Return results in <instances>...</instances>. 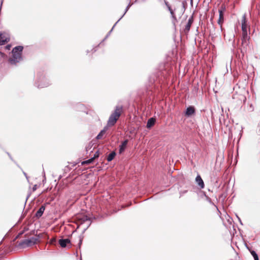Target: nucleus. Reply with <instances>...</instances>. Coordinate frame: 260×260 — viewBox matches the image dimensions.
I'll list each match as a JSON object with an SVG mask.
<instances>
[{
	"mask_svg": "<svg viewBox=\"0 0 260 260\" xmlns=\"http://www.w3.org/2000/svg\"><path fill=\"white\" fill-rule=\"evenodd\" d=\"M51 84L50 79L46 76L44 71H39L36 75L34 85L38 88H44Z\"/></svg>",
	"mask_w": 260,
	"mask_h": 260,
	"instance_id": "nucleus-1",
	"label": "nucleus"
},
{
	"mask_svg": "<svg viewBox=\"0 0 260 260\" xmlns=\"http://www.w3.org/2000/svg\"><path fill=\"white\" fill-rule=\"evenodd\" d=\"M23 47L22 46H17L14 47L11 51L12 56L9 59V62L12 65L16 64L23 60L22 52Z\"/></svg>",
	"mask_w": 260,
	"mask_h": 260,
	"instance_id": "nucleus-2",
	"label": "nucleus"
},
{
	"mask_svg": "<svg viewBox=\"0 0 260 260\" xmlns=\"http://www.w3.org/2000/svg\"><path fill=\"white\" fill-rule=\"evenodd\" d=\"M123 111L122 106H116L114 111L110 115L107 122L108 126H112L115 125Z\"/></svg>",
	"mask_w": 260,
	"mask_h": 260,
	"instance_id": "nucleus-3",
	"label": "nucleus"
},
{
	"mask_svg": "<svg viewBox=\"0 0 260 260\" xmlns=\"http://www.w3.org/2000/svg\"><path fill=\"white\" fill-rule=\"evenodd\" d=\"M31 243L32 242L29 239H25L20 242L16 246L24 249L32 246Z\"/></svg>",
	"mask_w": 260,
	"mask_h": 260,
	"instance_id": "nucleus-4",
	"label": "nucleus"
},
{
	"mask_svg": "<svg viewBox=\"0 0 260 260\" xmlns=\"http://www.w3.org/2000/svg\"><path fill=\"white\" fill-rule=\"evenodd\" d=\"M77 218L80 224H83L87 222L88 223H89L90 221L92 222V218L85 215H79L77 216Z\"/></svg>",
	"mask_w": 260,
	"mask_h": 260,
	"instance_id": "nucleus-5",
	"label": "nucleus"
},
{
	"mask_svg": "<svg viewBox=\"0 0 260 260\" xmlns=\"http://www.w3.org/2000/svg\"><path fill=\"white\" fill-rule=\"evenodd\" d=\"M225 11V7L224 5H222L218 10L219 14V19L218 20V23L220 26L222 25L224 21V13Z\"/></svg>",
	"mask_w": 260,
	"mask_h": 260,
	"instance_id": "nucleus-6",
	"label": "nucleus"
},
{
	"mask_svg": "<svg viewBox=\"0 0 260 260\" xmlns=\"http://www.w3.org/2000/svg\"><path fill=\"white\" fill-rule=\"evenodd\" d=\"M195 113L196 108L193 106H189L186 108V110L184 112L185 115L187 117H191Z\"/></svg>",
	"mask_w": 260,
	"mask_h": 260,
	"instance_id": "nucleus-7",
	"label": "nucleus"
},
{
	"mask_svg": "<svg viewBox=\"0 0 260 260\" xmlns=\"http://www.w3.org/2000/svg\"><path fill=\"white\" fill-rule=\"evenodd\" d=\"M241 27L242 32H247L248 25L247 23L246 14H244L242 16Z\"/></svg>",
	"mask_w": 260,
	"mask_h": 260,
	"instance_id": "nucleus-8",
	"label": "nucleus"
},
{
	"mask_svg": "<svg viewBox=\"0 0 260 260\" xmlns=\"http://www.w3.org/2000/svg\"><path fill=\"white\" fill-rule=\"evenodd\" d=\"M10 41V38L6 33L0 34V45H3L8 43Z\"/></svg>",
	"mask_w": 260,
	"mask_h": 260,
	"instance_id": "nucleus-9",
	"label": "nucleus"
},
{
	"mask_svg": "<svg viewBox=\"0 0 260 260\" xmlns=\"http://www.w3.org/2000/svg\"><path fill=\"white\" fill-rule=\"evenodd\" d=\"M58 243L62 248H65L68 244L70 245L69 247L71 245V240L69 238L60 239L58 240Z\"/></svg>",
	"mask_w": 260,
	"mask_h": 260,
	"instance_id": "nucleus-10",
	"label": "nucleus"
},
{
	"mask_svg": "<svg viewBox=\"0 0 260 260\" xmlns=\"http://www.w3.org/2000/svg\"><path fill=\"white\" fill-rule=\"evenodd\" d=\"M196 182L200 187L201 189H203L205 187L204 182L200 175H198L196 178Z\"/></svg>",
	"mask_w": 260,
	"mask_h": 260,
	"instance_id": "nucleus-11",
	"label": "nucleus"
},
{
	"mask_svg": "<svg viewBox=\"0 0 260 260\" xmlns=\"http://www.w3.org/2000/svg\"><path fill=\"white\" fill-rule=\"evenodd\" d=\"M128 142V140L126 139L122 142L121 144L119 146V153H122L126 148V146Z\"/></svg>",
	"mask_w": 260,
	"mask_h": 260,
	"instance_id": "nucleus-12",
	"label": "nucleus"
},
{
	"mask_svg": "<svg viewBox=\"0 0 260 260\" xmlns=\"http://www.w3.org/2000/svg\"><path fill=\"white\" fill-rule=\"evenodd\" d=\"M45 210V206L42 205L35 214V217L40 218L43 214Z\"/></svg>",
	"mask_w": 260,
	"mask_h": 260,
	"instance_id": "nucleus-13",
	"label": "nucleus"
},
{
	"mask_svg": "<svg viewBox=\"0 0 260 260\" xmlns=\"http://www.w3.org/2000/svg\"><path fill=\"white\" fill-rule=\"evenodd\" d=\"M193 16L192 15L188 19L187 23L185 25V27L184 29L185 31L188 32L190 30V27L193 23Z\"/></svg>",
	"mask_w": 260,
	"mask_h": 260,
	"instance_id": "nucleus-14",
	"label": "nucleus"
},
{
	"mask_svg": "<svg viewBox=\"0 0 260 260\" xmlns=\"http://www.w3.org/2000/svg\"><path fill=\"white\" fill-rule=\"evenodd\" d=\"M110 126H108V125L105 126L104 128L100 131V132L99 133V134L96 137V139L98 140L101 139L104 134L106 133V131L108 129L109 127Z\"/></svg>",
	"mask_w": 260,
	"mask_h": 260,
	"instance_id": "nucleus-15",
	"label": "nucleus"
},
{
	"mask_svg": "<svg viewBox=\"0 0 260 260\" xmlns=\"http://www.w3.org/2000/svg\"><path fill=\"white\" fill-rule=\"evenodd\" d=\"M250 37L248 36V32H242V43L243 45L245 44L247 45V41L249 39Z\"/></svg>",
	"mask_w": 260,
	"mask_h": 260,
	"instance_id": "nucleus-16",
	"label": "nucleus"
},
{
	"mask_svg": "<svg viewBox=\"0 0 260 260\" xmlns=\"http://www.w3.org/2000/svg\"><path fill=\"white\" fill-rule=\"evenodd\" d=\"M155 123V118L154 117L150 118L147 122L146 127L147 128H151Z\"/></svg>",
	"mask_w": 260,
	"mask_h": 260,
	"instance_id": "nucleus-17",
	"label": "nucleus"
},
{
	"mask_svg": "<svg viewBox=\"0 0 260 260\" xmlns=\"http://www.w3.org/2000/svg\"><path fill=\"white\" fill-rule=\"evenodd\" d=\"M116 155V152L114 151L111 152L107 156V160L108 162L111 161L114 159V158L115 157Z\"/></svg>",
	"mask_w": 260,
	"mask_h": 260,
	"instance_id": "nucleus-18",
	"label": "nucleus"
},
{
	"mask_svg": "<svg viewBox=\"0 0 260 260\" xmlns=\"http://www.w3.org/2000/svg\"><path fill=\"white\" fill-rule=\"evenodd\" d=\"M168 10L170 11V14L171 15V16H172V18L173 19V22L174 23H175L174 21H177V18H176V17L175 15L174 12L172 9L171 7H168Z\"/></svg>",
	"mask_w": 260,
	"mask_h": 260,
	"instance_id": "nucleus-19",
	"label": "nucleus"
},
{
	"mask_svg": "<svg viewBox=\"0 0 260 260\" xmlns=\"http://www.w3.org/2000/svg\"><path fill=\"white\" fill-rule=\"evenodd\" d=\"M131 1H129V4H128V5L127 6V7H126L125 8V12L124 13V14L122 15V16L118 20V22H119L121 19V18L124 16V15L126 14V13L127 12V11L128 10V9H129V8L132 6V4L131 3Z\"/></svg>",
	"mask_w": 260,
	"mask_h": 260,
	"instance_id": "nucleus-20",
	"label": "nucleus"
},
{
	"mask_svg": "<svg viewBox=\"0 0 260 260\" xmlns=\"http://www.w3.org/2000/svg\"><path fill=\"white\" fill-rule=\"evenodd\" d=\"M250 251L251 254L253 256L254 260H259L258 256L257 254L256 253V252L254 250H250Z\"/></svg>",
	"mask_w": 260,
	"mask_h": 260,
	"instance_id": "nucleus-21",
	"label": "nucleus"
},
{
	"mask_svg": "<svg viewBox=\"0 0 260 260\" xmlns=\"http://www.w3.org/2000/svg\"><path fill=\"white\" fill-rule=\"evenodd\" d=\"M93 161H94L92 157H91L90 158H89L87 160L82 161L81 164L82 165H86V164H90L92 163Z\"/></svg>",
	"mask_w": 260,
	"mask_h": 260,
	"instance_id": "nucleus-22",
	"label": "nucleus"
},
{
	"mask_svg": "<svg viewBox=\"0 0 260 260\" xmlns=\"http://www.w3.org/2000/svg\"><path fill=\"white\" fill-rule=\"evenodd\" d=\"M203 196H204L206 198V200L211 205H214V204L212 202L211 199L206 194L205 192H202Z\"/></svg>",
	"mask_w": 260,
	"mask_h": 260,
	"instance_id": "nucleus-23",
	"label": "nucleus"
},
{
	"mask_svg": "<svg viewBox=\"0 0 260 260\" xmlns=\"http://www.w3.org/2000/svg\"><path fill=\"white\" fill-rule=\"evenodd\" d=\"M29 239L32 242L31 244L32 245L36 244L38 241V238H36L35 237H32Z\"/></svg>",
	"mask_w": 260,
	"mask_h": 260,
	"instance_id": "nucleus-24",
	"label": "nucleus"
},
{
	"mask_svg": "<svg viewBox=\"0 0 260 260\" xmlns=\"http://www.w3.org/2000/svg\"><path fill=\"white\" fill-rule=\"evenodd\" d=\"M25 232V230H23L19 232L16 237L13 239V242H14L16 239L19 238Z\"/></svg>",
	"mask_w": 260,
	"mask_h": 260,
	"instance_id": "nucleus-25",
	"label": "nucleus"
},
{
	"mask_svg": "<svg viewBox=\"0 0 260 260\" xmlns=\"http://www.w3.org/2000/svg\"><path fill=\"white\" fill-rule=\"evenodd\" d=\"M118 22L117 21L115 24L114 25H113V26L112 27V28H111V29L108 32V33L107 34L106 36L105 37V38H104V39L103 40V41H105L107 38H108V37L110 36V34L111 33V32L112 31L113 28H114V27L116 26V25L117 24V23H118Z\"/></svg>",
	"mask_w": 260,
	"mask_h": 260,
	"instance_id": "nucleus-26",
	"label": "nucleus"
},
{
	"mask_svg": "<svg viewBox=\"0 0 260 260\" xmlns=\"http://www.w3.org/2000/svg\"><path fill=\"white\" fill-rule=\"evenodd\" d=\"M7 154H8V155L9 156V158H10V159L13 161L16 165L20 169H21V168L20 167V166L13 159V157H12L11 155L10 154V153H9L8 152H6Z\"/></svg>",
	"mask_w": 260,
	"mask_h": 260,
	"instance_id": "nucleus-27",
	"label": "nucleus"
},
{
	"mask_svg": "<svg viewBox=\"0 0 260 260\" xmlns=\"http://www.w3.org/2000/svg\"><path fill=\"white\" fill-rule=\"evenodd\" d=\"M186 4L185 1H183L182 3V8L181 9V13L183 14L185 11V4Z\"/></svg>",
	"mask_w": 260,
	"mask_h": 260,
	"instance_id": "nucleus-28",
	"label": "nucleus"
},
{
	"mask_svg": "<svg viewBox=\"0 0 260 260\" xmlns=\"http://www.w3.org/2000/svg\"><path fill=\"white\" fill-rule=\"evenodd\" d=\"M99 156H100L99 151H97L95 152V153L93 155V156L92 157V158L93 159V160H94V159L98 158L99 157Z\"/></svg>",
	"mask_w": 260,
	"mask_h": 260,
	"instance_id": "nucleus-29",
	"label": "nucleus"
},
{
	"mask_svg": "<svg viewBox=\"0 0 260 260\" xmlns=\"http://www.w3.org/2000/svg\"><path fill=\"white\" fill-rule=\"evenodd\" d=\"M76 110H80V109H81L83 107V105L81 104H80V103H78L77 104V106H76Z\"/></svg>",
	"mask_w": 260,
	"mask_h": 260,
	"instance_id": "nucleus-30",
	"label": "nucleus"
},
{
	"mask_svg": "<svg viewBox=\"0 0 260 260\" xmlns=\"http://www.w3.org/2000/svg\"><path fill=\"white\" fill-rule=\"evenodd\" d=\"M91 224V221H90L89 223H88L87 224L86 226L84 228V229L83 230V232H82V233H84L86 231V230L90 226Z\"/></svg>",
	"mask_w": 260,
	"mask_h": 260,
	"instance_id": "nucleus-31",
	"label": "nucleus"
},
{
	"mask_svg": "<svg viewBox=\"0 0 260 260\" xmlns=\"http://www.w3.org/2000/svg\"><path fill=\"white\" fill-rule=\"evenodd\" d=\"M82 238L81 237L80 238V239H79V243H78V246H79V248H80V247H81V245L82 244Z\"/></svg>",
	"mask_w": 260,
	"mask_h": 260,
	"instance_id": "nucleus-32",
	"label": "nucleus"
},
{
	"mask_svg": "<svg viewBox=\"0 0 260 260\" xmlns=\"http://www.w3.org/2000/svg\"><path fill=\"white\" fill-rule=\"evenodd\" d=\"M240 99H241V100H243L244 102H245V101L246 100V97L243 95L240 96Z\"/></svg>",
	"mask_w": 260,
	"mask_h": 260,
	"instance_id": "nucleus-33",
	"label": "nucleus"
},
{
	"mask_svg": "<svg viewBox=\"0 0 260 260\" xmlns=\"http://www.w3.org/2000/svg\"><path fill=\"white\" fill-rule=\"evenodd\" d=\"M43 177L44 179L43 180V182L44 183L46 181V176L44 170L43 171Z\"/></svg>",
	"mask_w": 260,
	"mask_h": 260,
	"instance_id": "nucleus-34",
	"label": "nucleus"
},
{
	"mask_svg": "<svg viewBox=\"0 0 260 260\" xmlns=\"http://www.w3.org/2000/svg\"><path fill=\"white\" fill-rule=\"evenodd\" d=\"M36 238H38V241L39 240L40 238L41 237V234H35Z\"/></svg>",
	"mask_w": 260,
	"mask_h": 260,
	"instance_id": "nucleus-35",
	"label": "nucleus"
},
{
	"mask_svg": "<svg viewBox=\"0 0 260 260\" xmlns=\"http://www.w3.org/2000/svg\"><path fill=\"white\" fill-rule=\"evenodd\" d=\"M37 189V185L35 184L32 187V191H34L36 190Z\"/></svg>",
	"mask_w": 260,
	"mask_h": 260,
	"instance_id": "nucleus-36",
	"label": "nucleus"
},
{
	"mask_svg": "<svg viewBox=\"0 0 260 260\" xmlns=\"http://www.w3.org/2000/svg\"><path fill=\"white\" fill-rule=\"evenodd\" d=\"M165 4H166V6L168 8V7H171L170 6V5L169 4L168 2H167L166 1H165Z\"/></svg>",
	"mask_w": 260,
	"mask_h": 260,
	"instance_id": "nucleus-37",
	"label": "nucleus"
},
{
	"mask_svg": "<svg viewBox=\"0 0 260 260\" xmlns=\"http://www.w3.org/2000/svg\"><path fill=\"white\" fill-rule=\"evenodd\" d=\"M21 170L22 171L23 174H24L25 177H26L27 176V174L24 171H23L22 169Z\"/></svg>",
	"mask_w": 260,
	"mask_h": 260,
	"instance_id": "nucleus-38",
	"label": "nucleus"
},
{
	"mask_svg": "<svg viewBox=\"0 0 260 260\" xmlns=\"http://www.w3.org/2000/svg\"><path fill=\"white\" fill-rule=\"evenodd\" d=\"M29 196H30V194H28V195H27V197H26V200H25V205L26 204V202H27V199H28V198H29Z\"/></svg>",
	"mask_w": 260,
	"mask_h": 260,
	"instance_id": "nucleus-39",
	"label": "nucleus"
},
{
	"mask_svg": "<svg viewBox=\"0 0 260 260\" xmlns=\"http://www.w3.org/2000/svg\"><path fill=\"white\" fill-rule=\"evenodd\" d=\"M35 233H36L35 230H32V231H31L30 234H32V235H35Z\"/></svg>",
	"mask_w": 260,
	"mask_h": 260,
	"instance_id": "nucleus-40",
	"label": "nucleus"
},
{
	"mask_svg": "<svg viewBox=\"0 0 260 260\" xmlns=\"http://www.w3.org/2000/svg\"><path fill=\"white\" fill-rule=\"evenodd\" d=\"M49 204H50V202H46L43 205H45L46 207L47 205H48Z\"/></svg>",
	"mask_w": 260,
	"mask_h": 260,
	"instance_id": "nucleus-41",
	"label": "nucleus"
},
{
	"mask_svg": "<svg viewBox=\"0 0 260 260\" xmlns=\"http://www.w3.org/2000/svg\"><path fill=\"white\" fill-rule=\"evenodd\" d=\"M237 217L238 218V220H239V221H240V223H241V224H242V221H241V220L240 218L238 216H237Z\"/></svg>",
	"mask_w": 260,
	"mask_h": 260,
	"instance_id": "nucleus-42",
	"label": "nucleus"
},
{
	"mask_svg": "<svg viewBox=\"0 0 260 260\" xmlns=\"http://www.w3.org/2000/svg\"><path fill=\"white\" fill-rule=\"evenodd\" d=\"M237 217L238 218V220H239V221H240V223H241V224H242V221H241V220L240 218L238 216H237Z\"/></svg>",
	"mask_w": 260,
	"mask_h": 260,
	"instance_id": "nucleus-43",
	"label": "nucleus"
},
{
	"mask_svg": "<svg viewBox=\"0 0 260 260\" xmlns=\"http://www.w3.org/2000/svg\"><path fill=\"white\" fill-rule=\"evenodd\" d=\"M91 51L93 52H95L96 51V49H93L91 50Z\"/></svg>",
	"mask_w": 260,
	"mask_h": 260,
	"instance_id": "nucleus-44",
	"label": "nucleus"
},
{
	"mask_svg": "<svg viewBox=\"0 0 260 260\" xmlns=\"http://www.w3.org/2000/svg\"><path fill=\"white\" fill-rule=\"evenodd\" d=\"M28 230V228H24V229L23 230H25V232H26V231H27Z\"/></svg>",
	"mask_w": 260,
	"mask_h": 260,
	"instance_id": "nucleus-45",
	"label": "nucleus"
},
{
	"mask_svg": "<svg viewBox=\"0 0 260 260\" xmlns=\"http://www.w3.org/2000/svg\"><path fill=\"white\" fill-rule=\"evenodd\" d=\"M26 179H27V181H28V176H27L26 177H25Z\"/></svg>",
	"mask_w": 260,
	"mask_h": 260,
	"instance_id": "nucleus-46",
	"label": "nucleus"
},
{
	"mask_svg": "<svg viewBox=\"0 0 260 260\" xmlns=\"http://www.w3.org/2000/svg\"><path fill=\"white\" fill-rule=\"evenodd\" d=\"M89 51L88 50H87L86 51L87 54L88 53H89Z\"/></svg>",
	"mask_w": 260,
	"mask_h": 260,
	"instance_id": "nucleus-47",
	"label": "nucleus"
},
{
	"mask_svg": "<svg viewBox=\"0 0 260 260\" xmlns=\"http://www.w3.org/2000/svg\"><path fill=\"white\" fill-rule=\"evenodd\" d=\"M192 1L193 0H190V3L192 4Z\"/></svg>",
	"mask_w": 260,
	"mask_h": 260,
	"instance_id": "nucleus-48",
	"label": "nucleus"
},
{
	"mask_svg": "<svg viewBox=\"0 0 260 260\" xmlns=\"http://www.w3.org/2000/svg\"><path fill=\"white\" fill-rule=\"evenodd\" d=\"M27 236V234L25 235V237H26Z\"/></svg>",
	"mask_w": 260,
	"mask_h": 260,
	"instance_id": "nucleus-49",
	"label": "nucleus"
},
{
	"mask_svg": "<svg viewBox=\"0 0 260 260\" xmlns=\"http://www.w3.org/2000/svg\"><path fill=\"white\" fill-rule=\"evenodd\" d=\"M214 207H216V208H217V206H216V205H214Z\"/></svg>",
	"mask_w": 260,
	"mask_h": 260,
	"instance_id": "nucleus-50",
	"label": "nucleus"
},
{
	"mask_svg": "<svg viewBox=\"0 0 260 260\" xmlns=\"http://www.w3.org/2000/svg\"><path fill=\"white\" fill-rule=\"evenodd\" d=\"M214 207H216V208H217V206H216V205H214Z\"/></svg>",
	"mask_w": 260,
	"mask_h": 260,
	"instance_id": "nucleus-51",
	"label": "nucleus"
}]
</instances>
